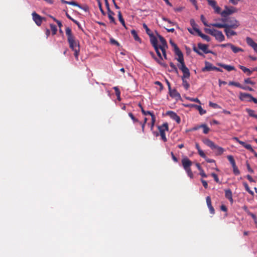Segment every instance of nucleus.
<instances>
[{"mask_svg": "<svg viewBox=\"0 0 257 257\" xmlns=\"http://www.w3.org/2000/svg\"><path fill=\"white\" fill-rule=\"evenodd\" d=\"M170 66L171 67L172 70L174 71L176 73H178V69L176 66L172 62L170 63Z\"/></svg>", "mask_w": 257, "mask_h": 257, "instance_id": "nucleus-54", "label": "nucleus"}, {"mask_svg": "<svg viewBox=\"0 0 257 257\" xmlns=\"http://www.w3.org/2000/svg\"><path fill=\"white\" fill-rule=\"evenodd\" d=\"M162 20L164 21L167 22L168 23H169L170 24H172V25H174L175 24L174 22H172L171 20H170L167 18L163 17Z\"/></svg>", "mask_w": 257, "mask_h": 257, "instance_id": "nucleus-56", "label": "nucleus"}, {"mask_svg": "<svg viewBox=\"0 0 257 257\" xmlns=\"http://www.w3.org/2000/svg\"><path fill=\"white\" fill-rule=\"evenodd\" d=\"M243 184L245 189V190L250 195H253V192L250 189L247 183L246 182H243Z\"/></svg>", "mask_w": 257, "mask_h": 257, "instance_id": "nucleus-34", "label": "nucleus"}, {"mask_svg": "<svg viewBox=\"0 0 257 257\" xmlns=\"http://www.w3.org/2000/svg\"><path fill=\"white\" fill-rule=\"evenodd\" d=\"M204 30L207 33L214 37L215 39L219 42H222L225 40L224 36L220 31L214 29H205Z\"/></svg>", "mask_w": 257, "mask_h": 257, "instance_id": "nucleus-4", "label": "nucleus"}, {"mask_svg": "<svg viewBox=\"0 0 257 257\" xmlns=\"http://www.w3.org/2000/svg\"><path fill=\"white\" fill-rule=\"evenodd\" d=\"M186 78V77H184V75L182 76V85L186 90H188L190 87V84L187 81L185 80Z\"/></svg>", "mask_w": 257, "mask_h": 257, "instance_id": "nucleus-25", "label": "nucleus"}, {"mask_svg": "<svg viewBox=\"0 0 257 257\" xmlns=\"http://www.w3.org/2000/svg\"><path fill=\"white\" fill-rule=\"evenodd\" d=\"M246 42L248 45L251 47L254 51L257 52V43H255L250 37H246Z\"/></svg>", "mask_w": 257, "mask_h": 257, "instance_id": "nucleus-15", "label": "nucleus"}, {"mask_svg": "<svg viewBox=\"0 0 257 257\" xmlns=\"http://www.w3.org/2000/svg\"><path fill=\"white\" fill-rule=\"evenodd\" d=\"M244 148H245L247 150L250 151L251 152H254V151L252 149L251 146L250 145H249V144H246V145H245Z\"/></svg>", "mask_w": 257, "mask_h": 257, "instance_id": "nucleus-53", "label": "nucleus"}, {"mask_svg": "<svg viewBox=\"0 0 257 257\" xmlns=\"http://www.w3.org/2000/svg\"><path fill=\"white\" fill-rule=\"evenodd\" d=\"M98 4L99 9L101 14L104 16L105 15V12L103 10L101 3L99 0H98Z\"/></svg>", "mask_w": 257, "mask_h": 257, "instance_id": "nucleus-47", "label": "nucleus"}, {"mask_svg": "<svg viewBox=\"0 0 257 257\" xmlns=\"http://www.w3.org/2000/svg\"><path fill=\"white\" fill-rule=\"evenodd\" d=\"M139 106L140 107L141 111L144 115H150L152 116V114H154L153 112L150 111H145V109H144L142 105L140 103L139 104Z\"/></svg>", "mask_w": 257, "mask_h": 257, "instance_id": "nucleus-31", "label": "nucleus"}, {"mask_svg": "<svg viewBox=\"0 0 257 257\" xmlns=\"http://www.w3.org/2000/svg\"><path fill=\"white\" fill-rule=\"evenodd\" d=\"M232 168L233 172L234 174V175H239L240 174V171L236 165L234 166H232Z\"/></svg>", "mask_w": 257, "mask_h": 257, "instance_id": "nucleus-41", "label": "nucleus"}, {"mask_svg": "<svg viewBox=\"0 0 257 257\" xmlns=\"http://www.w3.org/2000/svg\"><path fill=\"white\" fill-rule=\"evenodd\" d=\"M246 111L250 116L255 118V116L257 115V114L254 113V111L251 109H247Z\"/></svg>", "mask_w": 257, "mask_h": 257, "instance_id": "nucleus-48", "label": "nucleus"}, {"mask_svg": "<svg viewBox=\"0 0 257 257\" xmlns=\"http://www.w3.org/2000/svg\"><path fill=\"white\" fill-rule=\"evenodd\" d=\"M201 181L204 187L206 189L207 188H208V184H207V181L203 179H201Z\"/></svg>", "mask_w": 257, "mask_h": 257, "instance_id": "nucleus-61", "label": "nucleus"}, {"mask_svg": "<svg viewBox=\"0 0 257 257\" xmlns=\"http://www.w3.org/2000/svg\"><path fill=\"white\" fill-rule=\"evenodd\" d=\"M166 49H163V48L162 49H160L162 51L163 56L164 59H167L166 52Z\"/></svg>", "mask_w": 257, "mask_h": 257, "instance_id": "nucleus-60", "label": "nucleus"}, {"mask_svg": "<svg viewBox=\"0 0 257 257\" xmlns=\"http://www.w3.org/2000/svg\"><path fill=\"white\" fill-rule=\"evenodd\" d=\"M220 20L223 22L221 24L222 25H225L228 26V28L235 29L239 26L238 21L233 18L228 19L222 18Z\"/></svg>", "mask_w": 257, "mask_h": 257, "instance_id": "nucleus-5", "label": "nucleus"}, {"mask_svg": "<svg viewBox=\"0 0 257 257\" xmlns=\"http://www.w3.org/2000/svg\"><path fill=\"white\" fill-rule=\"evenodd\" d=\"M149 36L150 37L151 43L154 48L158 56L162 59V55L159 50V45H158V40L156 37H155L153 34H151V35Z\"/></svg>", "mask_w": 257, "mask_h": 257, "instance_id": "nucleus-8", "label": "nucleus"}, {"mask_svg": "<svg viewBox=\"0 0 257 257\" xmlns=\"http://www.w3.org/2000/svg\"><path fill=\"white\" fill-rule=\"evenodd\" d=\"M206 203H207L208 207H211V206H212V204H211V200L210 197L207 196L206 198Z\"/></svg>", "mask_w": 257, "mask_h": 257, "instance_id": "nucleus-52", "label": "nucleus"}, {"mask_svg": "<svg viewBox=\"0 0 257 257\" xmlns=\"http://www.w3.org/2000/svg\"><path fill=\"white\" fill-rule=\"evenodd\" d=\"M244 82L246 84H251V85H254L255 84V82H253V81H252L251 80L250 78H249L245 79L244 80Z\"/></svg>", "mask_w": 257, "mask_h": 257, "instance_id": "nucleus-51", "label": "nucleus"}, {"mask_svg": "<svg viewBox=\"0 0 257 257\" xmlns=\"http://www.w3.org/2000/svg\"><path fill=\"white\" fill-rule=\"evenodd\" d=\"M217 65L221 67L224 68L228 71H231L235 70V67L232 66L228 65L222 63H218Z\"/></svg>", "mask_w": 257, "mask_h": 257, "instance_id": "nucleus-20", "label": "nucleus"}, {"mask_svg": "<svg viewBox=\"0 0 257 257\" xmlns=\"http://www.w3.org/2000/svg\"><path fill=\"white\" fill-rule=\"evenodd\" d=\"M198 154L202 158H205L206 157V155L205 154V153L203 152V151L200 149V150H199L198 151Z\"/></svg>", "mask_w": 257, "mask_h": 257, "instance_id": "nucleus-57", "label": "nucleus"}, {"mask_svg": "<svg viewBox=\"0 0 257 257\" xmlns=\"http://www.w3.org/2000/svg\"><path fill=\"white\" fill-rule=\"evenodd\" d=\"M178 67L183 73L184 77L189 78L190 73L188 68L186 66L184 62H180L178 64Z\"/></svg>", "mask_w": 257, "mask_h": 257, "instance_id": "nucleus-10", "label": "nucleus"}, {"mask_svg": "<svg viewBox=\"0 0 257 257\" xmlns=\"http://www.w3.org/2000/svg\"><path fill=\"white\" fill-rule=\"evenodd\" d=\"M193 51L196 52V53H197L198 54H199V55H203L202 53H201L199 50L198 49H197L195 47H194L193 48Z\"/></svg>", "mask_w": 257, "mask_h": 257, "instance_id": "nucleus-64", "label": "nucleus"}, {"mask_svg": "<svg viewBox=\"0 0 257 257\" xmlns=\"http://www.w3.org/2000/svg\"><path fill=\"white\" fill-rule=\"evenodd\" d=\"M151 119H152L151 123L150 124H149V125H150L151 130L153 131L154 126V124H155V123L156 121V117L154 114L152 115Z\"/></svg>", "mask_w": 257, "mask_h": 257, "instance_id": "nucleus-35", "label": "nucleus"}, {"mask_svg": "<svg viewBox=\"0 0 257 257\" xmlns=\"http://www.w3.org/2000/svg\"><path fill=\"white\" fill-rule=\"evenodd\" d=\"M214 10V11L217 14H220L221 13H220V10H221V9L220 8V7H219L218 6H217V5L213 8Z\"/></svg>", "mask_w": 257, "mask_h": 257, "instance_id": "nucleus-58", "label": "nucleus"}, {"mask_svg": "<svg viewBox=\"0 0 257 257\" xmlns=\"http://www.w3.org/2000/svg\"><path fill=\"white\" fill-rule=\"evenodd\" d=\"M209 105L213 108H220L221 107L218 104L215 103H213L211 101L209 102Z\"/></svg>", "mask_w": 257, "mask_h": 257, "instance_id": "nucleus-42", "label": "nucleus"}, {"mask_svg": "<svg viewBox=\"0 0 257 257\" xmlns=\"http://www.w3.org/2000/svg\"><path fill=\"white\" fill-rule=\"evenodd\" d=\"M192 107H195L198 111L200 115H203L206 113V111L204 110L200 105H197L196 104H191Z\"/></svg>", "mask_w": 257, "mask_h": 257, "instance_id": "nucleus-23", "label": "nucleus"}, {"mask_svg": "<svg viewBox=\"0 0 257 257\" xmlns=\"http://www.w3.org/2000/svg\"><path fill=\"white\" fill-rule=\"evenodd\" d=\"M170 43L171 45V46L172 47H173L174 50V52H176V51L180 50L179 48H178V47L177 46V45L173 41L170 40Z\"/></svg>", "mask_w": 257, "mask_h": 257, "instance_id": "nucleus-45", "label": "nucleus"}, {"mask_svg": "<svg viewBox=\"0 0 257 257\" xmlns=\"http://www.w3.org/2000/svg\"><path fill=\"white\" fill-rule=\"evenodd\" d=\"M186 99L190 101L195 102L201 104L200 101L197 98H192L190 97H186Z\"/></svg>", "mask_w": 257, "mask_h": 257, "instance_id": "nucleus-43", "label": "nucleus"}, {"mask_svg": "<svg viewBox=\"0 0 257 257\" xmlns=\"http://www.w3.org/2000/svg\"><path fill=\"white\" fill-rule=\"evenodd\" d=\"M198 49L201 50L205 54L212 53V51L208 49V45L202 43L198 44Z\"/></svg>", "mask_w": 257, "mask_h": 257, "instance_id": "nucleus-16", "label": "nucleus"}, {"mask_svg": "<svg viewBox=\"0 0 257 257\" xmlns=\"http://www.w3.org/2000/svg\"><path fill=\"white\" fill-rule=\"evenodd\" d=\"M236 12V8L233 7H228L225 6L224 10L220 13V14L221 16L223 17V18H225L227 16L231 15Z\"/></svg>", "mask_w": 257, "mask_h": 257, "instance_id": "nucleus-9", "label": "nucleus"}, {"mask_svg": "<svg viewBox=\"0 0 257 257\" xmlns=\"http://www.w3.org/2000/svg\"><path fill=\"white\" fill-rule=\"evenodd\" d=\"M241 89H243V90H249L250 91H253V89L252 88L250 87L249 86H243L242 85Z\"/></svg>", "mask_w": 257, "mask_h": 257, "instance_id": "nucleus-59", "label": "nucleus"}, {"mask_svg": "<svg viewBox=\"0 0 257 257\" xmlns=\"http://www.w3.org/2000/svg\"><path fill=\"white\" fill-rule=\"evenodd\" d=\"M251 95L249 93H246L243 92H240L239 93V99L242 101H248V99H251Z\"/></svg>", "mask_w": 257, "mask_h": 257, "instance_id": "nucleus-17", "label": "nucleus"}, {"mask_svg": "<svg viewBox=\"0 0 257 257\" xmlns=\"http://www.w3.org/2000/svg\"><path fill=\"white\" fill-rule=\"evenodd\" d=\"M182 164L183 168L186 171L188 175L191 178L193 177V174L191 169L192 162L187 158H184L182 160Z\"/></svg>", "mask_w": 257, "mask_h": 257, "instance_id": "nucleus-7", "label": "nucleus"}, {"mask_svg": "<svg viewBox=\"0 0 257 257\" xmlns=\"http://www.w3.org/2000/svg\"><path fill=\"white\" fill-rule=\"evenodd\" d=\"M50 28H51V30L52 32V34L53 35H55L57 31V28L56 26L55 25L51 24Z\"/></svg>", "mask_w": 257, "mask_h": 257, "instance_id": "nucleus-40", "label": "nucleus"}, {"mask_svg": "<svg viewBox=\"0 0 257 257\" xmlns=\"http://www.w3.org/2000/svg\"><path fill=\"white\" fill-rule=\"evenodd\" d=\"M118 20L119 21H120V22L121 23V24H122V25L126 28V26H125V22H124V20L122 17V14H121V13L120 11H119L118 12Z\"/></svg>", "mask_w": 257, "mask_h": 257, "instance_id": "nucleus-32", "label": "nucleus"}, {"mask_svg": "<svg viewBox=\"0 0 257 257\" xmlns=\"http://www.w3.org/2000/svg\"><path fill=\"white\" fill-rule=\"evenodd\" d=\"M200 175L203 178L207 177V175H206V174L205 173V172L203 169H201V170H200Z\"/></svg>", "mask_w": 257, "mask_h": 257, "instance_id": "nucleus-63", "label": "nucleus"}, {"mask_svg": "<svg viewBox=\"0 0 257 257\" xmlns=\"http://www.w3.org/2000/svg\"><path fill=\"white\" fill-rule=\"evenodd\" d=\"M200 19H201V20L202 21V22L203 23V24L205 26H207V27H211V26H212L211 25L212 24H210L209 25H208L207 23V21H206V19L205 18V17H204L203 15H201V17H200Z\"/></svg>", "mask_w": 257, "mask_h": 257, "instance_id": "nucleus-38", "label": "nucleus"}, {"mask_svg": "<svg viewBox=\"0 0 257 257\" xmlns=\"http://www.w3.org/2000/svg\"><path fill=\"white\" fill-rule=\"evenodd\" d=\"M239 68L241 69L244 73H246L247 76H250L252 73V71L250 70V69L246 68L243 66L239 65Z\"/></svg>", "mask_w": 257, "mask_h": 257, "instance_id": "nucleus-27", "label": "nucleus"}, {"mask_svg": "<svg viewBox=\"0 0 257 257\" xmlns=\"http://www.w3.org/2000/svg\"><path fill=\"white\" fill-rule=\"evenodd\" d=\"M158 37L161 42V45H159V50L162 49H167L168 45L166 40L161 35L157 34Z\"/></svg>", "mask_w": 257, "mask_h": 257, "instance_id": "nucleus-12", "label": "nucleus"}, {"mask_svg": "<svg viewBox=\"0 0 257 257\" xmlns=\"http://www.w3.org/2000/svg\"><path fill=\"white\" fill-rule=\"evenodd\" d=\"M229 85H233L236 86L237 87L241 88L242 85L238 82H234V81H230L229 82Z\"/></svg>", "mask_w": 257, "mask_h": 257, "instance_id": "nucleus-39", "label": "nucleus"}, {"mask_svg": "<svg viewBox=\"0 0 257 257\" xmlns=\"http://www.w3.org/2000/svg\"><path fill=\"white\" fill-rule=\"evenodd\" d=\"M158 128L159 131V133H155L154 134H155L156 136H158L160 134L161 137V139L164 142H166L167 141V139L166 137L165 131H168L169 130L168 124L167 122L164 123L161 125L158 126Z\"/></svg>", "mask_w": 257, "mask_h": 257, "instance_id": "nucleus-6", "label": "nucleus"}, {"mask_svg": "<svg viewBox=\"0 0 257 257\" xmlns=\"http://www.w3.org/2000/svg\"><path fill=\"white\" fill-rule=\"evenodd\" d=\"M66 34L67 36V40L69 44V47L74 52V55L75 58L78 60L80 52L79 42L75 39L72 33L71 29L69 27L66 28Z\"/></svg>", "mask_w": 257, "mask_h": 257, "instance_id": "nucleus-1", "label": "nucleus"}, {"mask_svg": "<svg viewBox=\"0 0 257 257\" xmlns=\"http://www.w3.org/2000/svg\"><path fill=\"white\" fill-rule=\"evenodd\" d=\"M197 34L201 38H202L203 39L206 40L207 42H209L211 40V39L209 36L202 33V32L200 30H197Z\"/></svg>", "mask_w": 257, "mask_h": 257, "instance_id": "nucleus-24", "label": "nucleus"}, {"mask_svg": "<svg viewBox=\"0 0 257 257\" xmlns=\"http://www.w3.org/2000/svg\"><path fill=\"white\" fill-rule=\"evenodd\" d=\"M211 25L212 26V27H216L217 28H224V31L225 33L226 37L228 38L231 37V36L237 35V33L232 30V28H228V26L225 25H222L221 23H212Z\"/></svg>", "mask_w": 257, "mask_h": 257, "instance_id": "nucleus-3", "label": "nucleus"}, {"mask_svg": "<svg viewBox=\"0 0 257 257\" xmlns=\"http://www.w3.org/2000/svg\"><path fill=\"white\" fill-rule=\"evenodd\" d=\"M171 157H172V158L173 160L175 162H178V159L176 157H175V156L174 155V153L172 152H171Z\"/></svg>", "mask_w": 257, "mask_h": 257, "instance_id": "nucleus-62", "label": "nucleus"}, {"mask_svg": "<svg viewBox=\"0 0 257 257\" xmlns=\"http://www.w3.org/2000/svg\"><path fill=\"white\" fill-rule=\"evenodd\" d=\"M225 196L231 203H233L232 194L230 189H226L225 190Z\"/></svg>", "mask_w": 257, "mask_h": 257, "instance_id": "nucleus-19", "label": "nucleus"}, {"mask_svg": "<svg viewBox=\"0 0 257 257\" xmlns=\"http://www.w3.org/2000/svg\"><path fill=\"white\" fill-rule=\"evenodd\" d=\"M143 28L146 30V33L149 36H151V34H153L151 33V30L149 29L147 25L145 23L143 24Z\"/></svg>", "mask_w": 257, "mask_h": 257, "instance_id": "nucleus-46", "label": "nucleus"}, {"mask_svg": "<svg viewBox=\"0 0 257 257\" xmlns=\"http://www.w3.org/2000/svg\"><path fill=\"white\" fill-rule=\"evenodd\" d=\"M175 54L178 57L177 60L179 63L184 62L183 55L180 50L175 52Z\"/></svg>", "mask_w": 257, "mask_h": 257, "instance_id": "nucleus-21", "label": "nucleus"}, {"mask_svg": "<svg viewBox=\"0 0 257 257\" xmlns=\"http://www.w3.org/2000/svg\"><path fill=\"white\" fill-rule=\"evenodd\" d=\"M202 141L205 145L210 147L212 150H216L215 153L217 155H222L225 151L223 148L216 145L212 141L208 139H203Z\"/></svg>", "mask_w": 257, "mask_h": 257, "instance_id": "nucleus-2", "label": "nucleus"}, {"mask_svg": "<svg viewBox=\"0 0 257 257\" xmlns=\"http://www.w3.org/2000/svg\"><path fill=\"white\" fill-rule=\"evenodd\" d=\"M208 5L212 7L213 8L217 5L216 1L214 0H207Z\"/></svg>", "mask_w": 257, "mask_h": 257, "instance_id": "nucleus-44", "label": "nucleus"}, {"mask_svg": "<svg viewBox=\"0 0 257 257\" xmlns=\"http://www.w3.org/2000/svg\"><path fill=\"white\" fill-rule=\"evenodd\" d=\"M129 116L131 118V119L133 120L134 122H139V120L136 118L133 115V114L131 112L128 113Z\"/></svg>", "mask_w": 257, "mask_h": 257, "instance_id": "nucleus-49", "label": "nucleus"}, {"mask_svg": "<svg viewBox=\"0 0 257 257\" xmlns=\"http://www.w3.org/2000/svg\"><path fill=\"white\" fill-rule=\"evenodd\" d=\"M211 176L214 178L215 182H216L217 183H218L219 182V178L215 173H212L211 174Z\"/></svg>", "mask_w": 257, "mask_h": 257, "instance_id": "nucleus-55", "label": "nucleus"}, {"mask_svg": "<svg viewBox=\"0 0 257 257\" xmlns=\"http://www.w3.org/2000/svg\"><path fill=\"white\" fill-rule=\"evenodd\" d=\"M131 34L132 35L134 39L136 41L141 42V40L140 38V37L138 36L137 32L135 30H132L131 31Z\"/></svg>", "mask_w": 257, "mask_h": 257, "instance_id": "nucleus-29", "label": "nucleus"}, {"mask_svg": "<svg viewBox=\"0 0 257 257\" xmlns=\"http://www.w3.org/2000/svg\"><path fill=\"white\" fill-rule=\"evenodd\" d=\"M60 1H61V2L63 4H68V5H72V6H76V7H78L79 8H80V5L78 3H77L76 2H75L74 1L68 2V1H66L65 0H60Z\"/></svg>", "mask_w": 257, "mask_h": 257, "instance_id": "nucleus-26", "label": "nucleus"}, {"mask_svg": "<svg viewBox=\"0 0 257 257\" xmlns=\"http://www.w3.org/2000/svg\"><path fill=\"white\" fill-rule=\"evenodd\" d=\"M166 114L169 115L172 119L175 120L177 123L179 124L180 123V118L175 112L172 111H168L167 112Z\"/></svg>", "mask_w": 257, "mask_h": 257, "instance_id": "nucleus-13", "label": "nucleus"}, {"mask_svg": "<svg viewBox=\"0 0 257 257\" xmlns=\"http://www.w3.org/2000/svg\"><path fill=\"white\" fill-rule=\"evenodd\" d=\"M107 14L109 19L110 20V23L116 24L115 20L113 16L114 15V12L110 10L107 11Z\"/></svg>", "mask_w": 257, "mask_h": 257, "instance_id": "nucleus-22", "label": "nucleus"}, {"mask_svg": "<svg viewBox=\"0 0 257 257\" xmlns=\"http://www.w3.org/2000/svg\"><path fill=\"white\" fill-rule=\"evenodd\" d=\"M227 158L228 160L229 161V162L230 163V164H231L232 167L236 165L235 160L232 156H231V155L227 156Z\"/></svg>", "mask_w": 257, "mask_h": 257, "instance_id": "nucleus-36", "label": "nucleus"}, {"mask_svg": "<svg viewBox=\"0 0 257 257\" xmlns=\"http://www.w3.org/2000/svg\"><path fill=\"white\" fill-rule=\"evenodd\" d=\"M230 48L231 49V50L234 53H237L239 52H243V50L242 49H241V48L237 47L232 44L230 45Z\"/></svg>", "mask_w": 257, "mask_h": 257, "instance_id": "nucleus-28", "label": "nucleus"}, {"mask_svg": "<svg viewBox=\"0 0 257 257\" xmlns=\"http://www.w3.org/2000/svg\"><path fill=\"white\" fill-rule=\"evenodd\" d=\"M155 60L162 66L165 67V68H167V65L164 63L163 61H162V60H163V58L162 57V59L159 57V58H157V57H155Z\"/></svg>", "mask_w": 257, "mask_h": 257, "instance_id": "nucleus-33", "label": "nucleus"}, {"mask_svg": "<svg viewBox=\"0 0 257 257\" xmlns=\"http://www.w3.org/2000/svg\"><path fill=\"white\" fill-rule=\"evenodd\" d=\"M201 126H202L201 128H202L203 129V133L204 134H207L208 133L210 129L207 126V125L206 124H201Z\"/></svg>", "mask_w": 257, "mask_h": 257, "instance_id": "nucleus-37", "label": "nucleus"}, {"mask_svg": "<svg viewBox=\"0 0 257 257\" xmlns=\"http://www.w3.org/2000/svg\"><path fill=\"white\" fill-rule=\"evenodd\" d=\"M169 91V94L171 97L173 98H181L180 94L177 92L176 89H170Z\"/></svg>", "mask_w": 257, "mask_h": 257, "instance_id": "nucleus-18", "label": "nucleus"}, {"mask_svg": "<svg viewBox=\"0 0 257 257\" xmlns=\"http://www.w3.org/2000/svg\"><path fill=\"white\" fill-rule=\"evenodd\" d=\"M190 23L192 26L193 30L197 33V30H199L197 28V25L196 24L194 19H191Z\"/></svg>", "mask_w": 257, "mask_h": 257, "instance_id": "nucleus-30", "label": "nucleus"}, {"mask_svg": "<svg viewBox=\"0 0 257 257\" xmlns=\"http://www.w3.org/2000/svg\"><path fill=\"white\" fill-rule=\"evenodd\" d=\"M214 66L211 63L205 61V67L202 68V72L206 71H214Z\"/></svg>", "mask_w": 257, "mask_h": 257, "instance_id": "nucleus-14", "label": "nucleus"}, {"mask_svg": "<svg viewBox=\"0 0 257 257\" xmlns=\"http://www.w3.org/2000/svg\"><path fill=\"white\" fill-rule=\"evenodd\" d=\"M32 15L33 17V20L36 25L38 26H41L42 23V20L44 18L35 12L32 13Z\"/></svg>", "mask_w": 257, "mask_h": 257, "instance_id": "nucleus-11", "label": "nucleus"}, {"mask_svg": "<svg viewBox=\"0 0 257 257\" xmlns=\"http://www.w3.org/2000/svg\"><path fill=\"white\" fill-rule=\"evenodd\" d=\"M113 89L115 91V94L117 96V97L118 98H119L120 95V92L118 88L117 87L115 86V87H113Z\"/></svg>", "mask_w": 257, "mask_h": 257, "instance_id": "nucleus-50", "label": "nucleus"}]
</instances>
